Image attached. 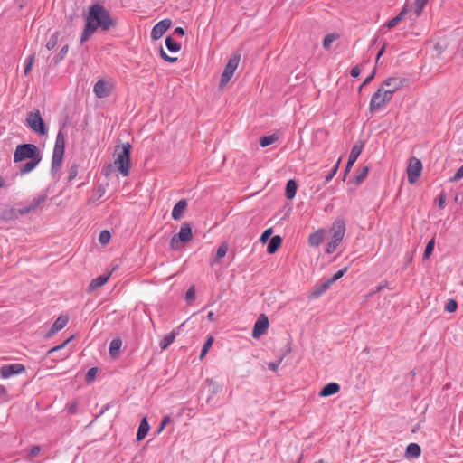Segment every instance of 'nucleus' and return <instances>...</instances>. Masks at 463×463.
<instances>
[{
    "mask_svg": "<svg viewBox=\"0 0 463 463\" xmlns=\"http://www.w3.org/2000/svg\"><path fill=\"white\" fill-rule=\"evenodd\" d=\"M375 71L373 70L366 78L365 80H364V82L360 85L359 87V90H361V89L365 86L366 84H368L369 82H371L374 77H375Z\"/></svg>",
    "mask_w": 463,
    "mask_h": 463,
    "instance_id": "69168bd1",
    "label": "nucleus"
},
{
    "mask_svg": "<svg viewBox=\"0 0 463 463\" xmlns=\"http://www.w3.org/2000/svg\"><path fill=\"white\" fill-rule=\"evenodd\" d=\"M195 294L196 290L194 285L190 286L185 293V300L188 303L193 302L195 299Z\"/></svg>",
    "mask_w": 463,
    "mask_h": 463,
    "instance_id": "c03bdc74",
    "label": "nucleus"
},
{
    "mask_svg": "<svg viewBox=\"0 0 463 463\" xmlns=\"http://www.w3.org/2000/svg\"><path fill=\"white\" fill-rule=\"evenodd\" d=\"M47 200V194H40L38 195L37 197H35L32 202H31V206L33 207V211L35 209H37L41 204H43L45 201Z\"/></svg>",
    "mask_w": 463,
    "mask_h": 463,
    "instance_id": "58836bf2",
    "label": "nucleus"
},
{
    "mask_svg": "<svg viewBox=\"0 0 463 463\" xmlns=\"http://www.w3.org/2000/svg\"><path fill=\"white\" fill-rule=\"evenodd\" d=\"M279 139V137L276 134L268 135L260 137V145L262 147L269 146Z\"/></svg>",
    "mask_w": 463,
    "mask_h": 463,
    "instance_id": "e433bc0d",
    "label": "nucleus"
},
{
    "mask_svg": "<svg viewBox=\"0 0 463 463\" xmlns=\"http://www.w3.org/2000/svg\"><path fill=\"white\" fill-rule=\"evenodd\" d=\"M69 318L66 316H60L52 324L49 331L46 333L45 337L49 338L52 336L54 334L63 329L68 324Z\"/></svg>",
    "mask_w": 463,
    "mask_h": 463,
    "instance_id": "6ab92c4d",
    "label": "nucleus"
},
{
    "mask_svg": "<svg viewBox=\"0 0 463 463\" xmlns=\"http://www.w3.org/2000/svg\"><path fill=\"white\" fill-rule=\"evenodd\" d=\"M331 285L332 283L328 279L320 283H317L312 288L310 297L314 298H319L331 287Z\"/></svg>",
    "mask_w": 463,
    "mask_h": 463,
    "instance_id": "412c9836",
    "label": "nucleus"
},
{
    "mask_svg": "<svg viewBox=\"0 0 463 463\" xmlns=\"http://www.w3.org/2000/svg\"><path fill=\"white\" fill-rule=\"evenodd\" d=\"M175 339V333L172 331L171 333L165 335L163 339L160 341L159 345L162 350H165L168 346L174 343Z\"/></svg>",
    "mask_w": 463,
    "mask_h": 463,
    "instance_id": "2f4dec72",
    "label": "nucleus"
},
{
    "mask_svg": "<svg viewBox=\"0 0 463 463\" xmlns=\"http://www.w3.org/2000/svg\"><path fill=\"white\" fill-rule=\"evenodd\" d=\"M273 233V229L272 228H269V229H266L262 234L260 235V241L262 242V243H266L269 237L271 236V234Z\"/></svg>",
    "mask_w": 463,
    "mask_h": 463,
    "instance_id": "6e6d98bb",
    "label": "nucleus"
},
{
    "mask_svg": "<svg viewBox=\"0 0 463 463\" xmlns=\"http://www.w3.org/2000/svg\"><path fill=\"white\" fill-rule=\"evenodd\" d=\"M298 190V184L294 179H290L287 182L285 194L289 200L296 196Z\"/></svg>",
    "mask_w": 463,
    "mask_h": 463,
    "instance_id": "bb28decb",
    "label": "nucleus"
},
{
    "mask_svg": "<svg viewBox=\"0 0 463 463\" xmlns=\"http://www.w3.org/2000/svg\"><path fill=\"white\" fill-rule=\"evenodd\" d=\"M348 270V267H345L344 269L338 270L332 278L328 279V280L332 283V285L341 279Z\"/></svg>",
    "mask_w": 463,
    "mask_h": 463,
    "instance_id": "3c124183",
    "label": "nucleus"
},
{
    "mask_svg": "<svg viewBox=\"0 0 463 463\" xmlns=\"http://www.w3.org/2000/svg\"><path fill=\"white\" fill-rule=\"evenodd\" d=\"M463 178V165L458 169L453 176L449 178V182L456 183Z\"/></svg>",
    "mask_w": 463,
    "mask_h": 463,
    "instance_id": "13d9d810",
    "label": "nucleus"
},
{
    "mask_svg": "<svg viewBox=\"0 0 463 463\" xmlns=\"http://www.w3.org/2000/svg\"><path fill=\"white\" fill-rule=\"evenodd\" d=\"M421 453V449L417 443H410L407 448L405 454L408 458H419Z\"/></svg>",
    "mask_w": 463,
    "mask_h": 463,
    "instance_id": "c756f323",
    "label": "nucleus"
},
{
    "mask_svg": "<svg viewBox=\"0 0 463 463\" xmlns=\"http://www.w3.org/2000/svg\"><path fill=\"white\" fill-rule=\"evenodd\" d=\"M228 251V246L225 243H222L216 251V256L214 260L211 261V266H213L214 263L219 262L222 258L225 257Z\"/></svg>",
    "mask_w": 463,
    "mask_h": 463,
    "instance_id": "f704fd0d",
    "label": "nucleus"
},
{
    "mask_svg": "<svg viewBox=\"0 0 463 463\" xmlns=\"http://www.w3.org/2000/svg\"><path fill=\"white\" fill-rule=\"evenodd\" d=\"M206 383H209V385H212V393L215 394L219 392L220 386L216 383H213L211 379H207Z\"/></svg>",
    "mask_w": 463,
    "mask_h": 463,
    "instance_id": "774afa93",
    "label": "nucleus"
},
{
    "mask_svg": "<svg viewBox=\"0 0 463 463\" xmlns=\"http://www.w3.org/2000/svg\"><path fill=\"white\" fill-rule=\"evenodd\" d=\"M407 82L405 78L390 77L387 78L380 87L385 88V91H390V98H392L393 93L402 89Z\"/></svg>",
    "mask_w": 463,
    "mask_h": 463,
    "instance_id": "4468645a",
    "label": "nucleus"
},
{
    "mask_svg": "<svg viewBox=\"0 0 463 463\" xmlns=\"http://www.w3.org/2000/svg\"><path fill=\"white\" fill-rule=\"evenodd\" d=\"M457 308H458L457 301L453 298L449 299V301L447 302V304L445 306V310L449 313H453L457 310Z\"/></svg>",
    "mask_w": 463,
    "mask_h": 463,
    "instance_id": "09e8293b",
    "label": "nucleus"
},
{
    "mask_svg": "<svg viewBox=\"0 0 463 463\" xmlns=\"http://www.w3.org/2000/svg\"><path fill=\"white\" fill-rule=\"evenodd\" d=\"M26 372V367L23 364H9L0 367V374L7 379L14 375H18Z\"/></svg>",
    "mask_w": 463,
    "mask_h": 463,
    "instance_id": "2eb2a0df",
    "label": "nucleus"
},
{
    "mask_svg": "<svg viewBox=\"0 0 463 463\" xmlns=\"http://www.w3.org/2000/svg\"><path fill=\"white\" fill-rule=\"evenodd\" d=\"M345 231V221L343 218L335 219L331 228L332 237L326 245V253L331 254L336 250L344 239Z\"/></svg>",
    "mask_w": 463,
    "mask_h": 463,
    "instance_id": "20e7f679",
    "label": "nucleus"
},
{
    "mask_svg": "<svg viewBox=\"0 0 463 463\" xmlns=\"http://www.w3.org/2000/svg\"><path fill=\"white\" fill-rule=\"evenodd\" d=\"M34 59H35V55L34 54H32V55H30L27 58L26 63H25V66H24V74L25 75H28L29 72L31 71L32 67H33V62H34Z\"/></svg>",
    "mask_w": 463,
    "mask_h": 463,
    "instance_id": "603ef678",
    "label": "nucleus"
},
{
    "mask_svg": "<svg viewBox=\"0 0 463 463\" xmlns=\"http://www.w3.org/2000/svg\"><path fill=\"white\" fill-rule=\"evenodd\" d=\"M78 169H79V165L77 164H73L71 165L70 169H69V174H68V182H71L72 180H74L78 175Z\"/></svg>",
    "mask_w": 463,
    "mask_h": 463,
    "instance_id": "49530a36",
    "label": "nucleus"
},
{
    "mask_svg": "<svg viewBox=\"0 0 463 463\" xmlns=\"http://www.w3.org/2000/svg\"><path fill=\"white\" fill-rule=\"evenodd\" d=\"M116 25L117 21L108 9L99 3L92 4L89 6L85 17V26L80 43L82 44L87 42L99 29L108 32Z\"/></svg>",
    "mask_w": 463,
    "mask_h": 463,
    "instance_id": "f257e3e1",
    "label": "nucleus"
},
{
    "mask_svg": "<svg viewBox=\"0 0 463 463\" xmlns=\"http://www.w3.org/2000/svg\"><path fill=\"white\" fill-rule=\"evenodd\" d=\"M240 61L241 53L239 52H236L232 54L227 64L225 65L223 72L221 75V80L219 83L220 88H223L228 84L230 80L232 78L234 71L238 68Z\"/></svg>",
    "mask_w": 463,
    "mask_h": 463,
    "instance_id": "1a4fd4ad",
    "label": "nucleus"
},
{
    "mask_svg": "<svg viewBox=\"0 0 463 463\" xmlns=\"http://www.w3.org/2000/svg\"><path fill=\"white\" fill-rule=\"evenodd\" d=\"M25 121L27 126L36 134L44 136L47 133L46 124L38 109L30 111L27 114Z\"/></svg>",
    "mask_w": 463,
    "mask_h": 463,
    "instance_id": "9d476101",
    "label": "nucleus"
},
{
    "mask_svg": "<svg viewBox=\"0 0 463 463\" xmlns=\"http://www.w3.org/2000/svg\"><path fill=\"white\" fill-rule=\"evenodd\" d=\"M428 0H415L414 2V12L417 15H420L422 12L424 5L427 4Z\"/></svg>",
    "mask_w": 463,
    "mask_h": 463,
    "instance_id": "8fccbe9b",
    "label": "nucleus"
},
{
    "mask_svg": "<svg viewBox=\"0 0 463 463\" xmlns=\"http://www.w3.org/2000/svg\"><path fill=\"white\" fill-rule=\"evenodd\" d=\"M387 287H388V282H387V281H385V282H384V283H383V284L378 285V286L374 288V290H373L372 292H370V293L368 294V297H373L374 294H377V293L381 292L383 288H387Z\"/></svg>",
    "mask_w": 463,
    "mask_h": 463,
    "instance_id": "0e129e2a",
    "label": "nucleus"
},
{
    "mask_svg": "<svg viewBox=\"0 0 463 463\" xmlns=\"http://www.w3.org/2000/svg\"><path fill=\"white\" fill-rule=\"evenodd\" d=\"M59 36H60V32H58V31L55 32L54 33H52V35L50 37L49 41L46 43L45 47L47 48V50L52 51L57 46L58 42H59Z\"/></svg>",
    "mask_w": 463,
    "mask_h": 463,
    "instance_id": "4c0bfd02",
    "label": "nucleus"
},
{
    "mask_svg": "<svg viewBox=\"0 0 463 463\" xmlns=\"http://www.w3.org/2000/svg\"><path fill=\"white\" fill-rule=\"evenodd\" d=\"M110 277V273L100 275L95 279H93L90 283L89 284V291L95 290L103 285L106 284V282L109 280Z\"/></svg>",
    "mask_w": 463,
    "mask_h": 463,
    "instance_id": "b1692460",
    "label": "nucleus"
},
{
    "mask_svg": "<svg viewBox=\"0 0 463 463\" xmlns=\"http://www.w3.org/2000/svg\"><path fill=\"white\" fill-rule=\"evenodd\" d=\"M282 244V238L279 235H275L271 237L269 242L267 246V252L269 254H274L278 251Z\"/></svg>",
    "mask_w": 463,
    "mask_h": 463,
    "instance_id": "a878e982",
    "label": "nucleus"
},
{
    "mask_svg": "<svg viewBox=\"0 0 463 463\" xmlns=\"http://www.w3.org/2000/svg\"><path fill=\"white\" fill-rule=\"evenodd\" d=\"M42 158L41 151L34 144H21L15 148L14 154V162L19 163L26 159Z\"/></svg>",
    "mask_w": 463,
    "mask_h": 463,
    "instance_id": "423d86ee",
    "label": "nucleus"
},
{
    "mask_svg": "<svg viewBox=\"0 0 463 463\" xmlns=\"http://www.w3.org/2000/svg\"><path fill=\"white\" fill-rule=\"evenodd\" d=\"M339 164H340V159H338V161L336 162V164L335 165V166L333 167V169L329 172V174L325 177V184L328 183L329 181H331L333 179V177L335 176V175L336 174L337 170H338V167H339Z\"/></svg>",
    "mask_w": 463,
    "mask_h": 463,
    "instance_id": "5fc2aeb1",
    "label": "nucleus"
},
{
    "mask_svg": "<svg viewBox=\"0 0 463 463\" xmlns=\"http://www.w3.org/2000/svg\"><path fill=\"white\" fill-rule=\"evenodd\" d=\"M325 230L320 229L311 233L308 238V243L312 247L319 246L324 241Z\"/></svg>",
    "mask_w": 463,
    "mask_h": 463,
    "instance_id": "5701e85b",
    "label": "nucleus"
},
{
    "mask_svg": "<svg viewBox=\"0 0 463 463\" xmlns=\"http://www.w3.org/2000/svg\"><path fill=\"white\" fill-rule=\"evenodd\" d=\"M98 371H99L98 367L90 368L85 375V382L87 383H92L96 378Z\"/></svg>",
    "mask_w": 463,
    "mask_h": 463,
    "instance_id": "a19ab883",
    "label": "nucleus"
},
{
    "mask_svg": "<svg viewBox=\"0 0 463 463\" xmlns=\"http://www.w3.org/2000/svg\"><path fill=\"white\" fill-rule=\"evenodd\" d=\"M172 24L171 19L165 18L154 25L151 31V38L153 40L160 39Z\"/></svg>",
    "mask_w": 463,
    "mask_h": 463,
    "instance_id": "f3484780",
    "label": "nucleus"
},
{
    "mask_svg": "<svg viewBox=\"0 0 463 463\" xmlns=\"http://www.w3.org/2000/svg\"><path fill=\"white\" fill-rule=\"evenodd\" d=\"M339 391L340 385L337 383H329L320 390L319 396L328 397L337 393Z\"/></svg>",
    "mask_w": 463,
    "mask_h": 463,
    "instance_id": "4be33fe9",
    "label": "nucleus"
},
{
    "mask_svg": "<svg viewBox=\"0 0 463 463\" xmlns=\"http://www.w3.org/2000/svg\"><path fill=\"white\" fill-rule=\"evenodd\" d=\"M68 51H69L68 44H65L64 46H62V48L60 50L59 53L54 57L55 64L59 63L66 57Z\"/></svg>",
    "mask_w": 463,
    "mask_h": 463,
    "instance_id": "79ce46f5",
    "label": "nucleus"
},
{
    "mask_svg": "<svg viewBox=\"0 0 463 463\" xmlns=\"http://www.w3.org/2000/svg\"><path fill=\"white\" fill-rule=\"evenodd\" d=\"M188 206L187 201L185 199L179 200L174 206L172 210V218L175 221H178L183 218L184 212L186 211Z\"/></svg>",
    "mask_w": 463,
    "mask_h": 463,
    "instance_id": "aec40b11",
    "label": "nucleus"
},
{
    "mask_svg": "<svg viewBox=\"0 0 463 463\" xmlns=\"http://www.w3.org/2000/svg\"><path fill=\"white\" fill-rule=\"evenodd\" d=\"M160 56L164 61H165L169 63H174V62L177 61L176 57H171V56L167 55L162 47L160 48Z\"/></svg>",
    "mask_w": 463,
    "mask_h": 463,
    "instance_id": "4d7b16f0",
    "label": "nucleus"
},
{
    "mask_svg": "<svg viewBox=\"0 0 463 463\" xmlns=\"http://www.w3.org/2000/svg\"><path fill=\"white\" fill-rule=\"evenodd\" d=\"M213 337L211 335L207 338V340L205 341V343L203 344V345L202 347L201 354H200V359H202L203 356L206 355L209 349L213 345Z\"/></svg>",
    "mask_w": 463,
    "mask_h": 463,
    "instance_id": "ea45409f",
    "label": "nucleus"
},
{
    "mask_svg": "<svg viewBox=\"0 0 463 463\" xmlns=\"http://www.w3.org/2000/svg\"><path fill=\"white\" fill-rule=\"evenodd\" d=\"M114 164L123 176L129 175L131 167V145L129 143L123 144L121 151L118 153Z\"/></svg>",
    "mask_w": 463,
    "mask_h": 463,
    "instance_id": "0eeeda50",
    "label": "nucleus"
},
{
    "mask_svg": "<svg viewBox=\"0 0 463 463\" xmlns=\"http://www.w3.org/2000/svg\"><path fill=\"white\" fill-rule=\"evenodd\" d=\"M345 231V221L343 218L335 219L331 228L332 237L326 245V253L331 254L336 250L344 239Z\"/></svg>",
    "mask_w": 463,
    "mask_h": 463,
    "instance_id": "39448f33",
    "label": "nucleus"
},
{
    "mask_svg": "<svg viewBox=\"0 0 463 463\" xmlns=\"http://www.w3.org/2000/svg\"><path fill=\"white\" fill-rule=\"evenodd\" d=\"M170 421L171 417L169 415L165 416L160 422L157 432H161Z\"/></svg>",
    "mask_w": 463,
    "mask_h": 463,
    "instance_id": "e2e57ef3",
    "label": "nucleus"
},
{
    "mask_svg": "<svg viewBox=\"0 0 463 463\" xmlns=\"http://www.w3.org/2000/svg\"><path fill=\"white\" fill-rule=\"evenodd\" d=\"M447 196L444 192H441L439 196L437 197L438 201V207L439 209H443L445 207Z\"/></svg>",
    "mask_w": 463,
    "mask_h": 463,
    "instance_id": "052dcab7",
    "label": "nucleus"
},
{
    "mask_svg": "<svg viewBox=\"0 0 463 463\" xmlns=\"http://www.w3.org/2000/svg\"><path fill=\"white\" fill-rule=\"evenodd\" d=\"M269 319H268L267 316H265L264 314H261L258 317L257 321L254 324L252 333H251L252 337L257 339L260 336H261L263 334H265L269 328Z\"/></svg>",
    "mask_w": 463,
    "mask_h": 463,
    "instance_id": "dca6fc26",
    "label": "nucleus"
},
{
    "mask_svg": "<svg viewBox=\"0 0 463 463\" xmlns=\"http://www.w3.org/2000/svg\"><path fill=\"white\" fill-rule=\"evenodd\" d=\"M149 430H150V426L147 421V419H146V417H144L141 420L140 424L137 429V440L141 441L142 439H144L145 437L146 436V434L148 433Z\"/></svg>",
    "mask_w": 463,
    "mask_h": 463,
    "instance_id": "393cba45",
    "label": "nucleus"
},
{
    "mask_svg": "<svg viewBox=\"0 0 463 463\" xmlns=\"http://www.w3.org/2000/svg\"><path fill=\"white\" fill-rule=\"evenodd\" d=\"M390 91H385V88L379 87L376 92H374L371 98L369 109L372 113L378 109L385 107V105L391 100Z\"/></svg>",
    "mask_w": 463,
    "mask_h": 463,
    "instance_id": "9b49d317",
    "label": "nucleus"
},
{
    "mask_svg": "<svg viewBox=\"0 0 463 463\" xmlns=\"http://www.w3.org/2000/svg\"><path fill=\"white\" fill-rule=\"evenodd\" d=\"M364 147V142L362 141V140H358L352 147L351 149V152L349 154V157H348V161L346 163V165H345V172H344V175H343V180L345 181L348 173L350 172V170L352 169L354 164L355 163V161L357 160V158L359 157V156L361 155L363 149Z\"/></svg>",
    "mask_w": 463,
    "mask_h": 463,
    "instance_id": "ddd939ff",
    "label": "nucleus"
},
{
    "mask_svg": "<svg viewBox=\"0 0 463 463\" xmlns=\"http://www.w3.org/2000/svg\"><path fill=\"white\" fill-rule=\"evenodd\" d=\"M165 46L171 52H177L181 49V44L171 36L165 38Z\"/></svg>",
    "mask_w": 463,
    "mask_h": 463,
    "instance_id": "473e14b6",
    "label": "nucleus"
},
{
    "mask_svg": "<svg viewBox=\"0 0 463 463\" xmlns=\"http://www.w3.org/2000/svg\"><path fill=\"white\" fill-rule=\"evenodd\" d=\"M110 238V232L107 230H104L99 233V241L102 245H105L109 241Z\"/></svg>",
    "mask_w": 463,
    "mask_h": 463,
    "instance_id": "de8ad7c7",
    "label": "nucleus"
},
{
    "mask_svg": "<svg viewBox=\"0 0 463 463\" xmlns=\"http://www.w3.org/2000/svg\"><path fill=\"white\" fill-rule=\"evenodd\" d=\"M122 346V340L120 338L113 339L109 344V354L112 358H117L119 355V350Z\"/></svg>",
    "mask_w": 463,
    "mask_h": 463,
    "instance_id": "c85d7f7f",
    "label": "nucleus"
},
{
    "mask_svg": "<svg viewBox=\"0 0 463 463\" xmlns=\"http://www.w3.org/2000/svg\"><path fill=\"white\" fill-rule=\"evenodd\" d=\"M284 356L279 357L277 361L271 362L269 364V368L274 372L277 371L278 367L281 364Z\"/></svg>",
    "mask_w": 463,
    "mask_h": 463,
    "instance_id": "338daca9",
    "label": "nucleus"
},
{
    "mask_svg": "<svg viewBox=\"0 0 463 463\" xmlns=\"http://www.w3.org/2000/svg\"><path fill=\"white\" fill-rule=\"evenodd\" d=\"M94 93L98 98H107L111 93V89L107 81L99 80L94 85Z\"/></svg>",
    "mask_w": 463,
    "mask_h": 463,
    "instance_id": "a211bd4d",
    "label": "nucleus"
},
{
    "mask_svg": "<svg viewBox=\"0 0 463 463\" xmlns=\"http://www.w3.org/2000/svg\"><path fill=\"white\" fill-rule=\"evenodd\" d=\"M340 38V35L336 33H327L322 42V45L324 49L329 50L331 48V44L334 41Z\"/></svg>",
    "mask_w": 463,
    "mask_h": 463,
    "instance_id": "72a5a7b5",
    "label": "nucleus"
},
{
    "mask_svg": "<svg viewBox=\"0 0 463 463\" xmlns=\"http://www.w3.org/2000/svg\"><path fill=\"white\" fill-rule=\"evenodd\" d=\"M422 172V163L417 157H411L408 162L407 166V176L408 182L412 184H414L418 178L420 176Z\"/></svg>",
    "mask_w": 463,
    "mask_h": 463,
    "instance_id": "f8f14e48",
    "label": "nucleus"
},
{
    "mask_svg": "<svg viewBox=\"0 0 463 463\" xmlns=\"http://www.w3.org/2000/svg\"><path fill=\"white\" fill-rule=\"evenodd\" d=\"M368 173H369V166L367 165H364L361 168L360 172L358 173V175H356L354 179H353V183L354 184H361L362 182H364V180L367 177L368 175Z\"/></svg>",
    "mask_w": 463,
    "mask_h": 463,
    "instance_id": "c9c22d12",
    "label": "nucleus"
},
{
    "mask_svg": "<svg viewBox=\"0 0 463 463\" xmlns=\"http://www.w3.org/2000/svg\"><path fill=\"white\" fill-rule=\"evenodd\" d=\"M72 338H73V336H71V337H69L68 339H66L63 343H61V345H56V346H54V347L51 348V349L48 351V353H47V354H52V353L59 352V350H61V349L64 348V347L68 345V343H70V342H71V340Z\"/></svg>",
    "mask_w": 463,
    "mask_h": 463,
    "instance_id": "864d4df0",
    "label": "nucleus"
},
{
    "mask_svg": "<svg viewBox=\"0 0 463 463\" xmlns=\"http://www.w3.org/2000/svg\"><path fill=\"white\" fill-rule=\"evenodd\" d=\"M41 160L42 158L32 159L26 162L25 164L22 165L19 170L20 174L25 175L32 172L38 165Z\"/></svg>",
    "mask_w": 463,
    "mask_h": 463,
    "instance_id": "cd10ccee",
    "label": "nucleus"
},
{
    "mask_svg": "<svg viewBox=\"0 0 463 463\" xmlns=\"http://www.w3.org/2000/svg\"><path fill=\"white\" fill-rule=\"evenodd\" d=\"M193 239V231L191 222L182 223L179 232L174 234L170 240L171 250H178L181 243H186Z\"/></svg>",
    "mask_w": 463,
    "mask_h": 463,
    "instance_id": "6e6552de",
    "label": "nucleus"
},
{
    "mask_svg": "<svg viewBox=\"0 0 463 463\" xmlns=\"http://www.w3.org/2000/svg\"><path fill=\"white\" fill-rule=\"evenodd\" d=\"M40 451H41V447L39 445H34V446L31 447L27 455L29 458H33L37 457L39 455Z\"/></svg>",
    "mask_w": 463,
    "mask_h": 463,
    "instance_id": "bf43d9fd",
    "label": "nucleus"
},
{
    "mask_svg": "<svg viewBox=\"0 0 463 463\" xmlns=\"http://www.w3.org/2000/svg\"><path fill=\"white\" fill-rule=\"evenodd\" d=\"M406 14L407 10L406 7H404L396 16L392 17L387 22V28L392 29L395 27L404 18Z\"/></svg>",
    "mask_w": 463,
    "mask_h": 463,
    "instance_id": "7c9ffc66",
    "label": "nucleus"
},
{
    "mask_svg": "<svg viewBox=\"0 0 463 463\" xmlns=\"http://www.w3.org/2000/svg\"><path fill=\"white\" fill-rule=\"evenodd\" d=\"M434 239H431L426 245L425 247V250H424V253H423V258L424 259H429L430 256L431 255L433 250H434Z\"/></svg>",
    "mask_w": 463,
    "mask_h": 463,
    "instance_id": "a18cd8bd",
    "label": "nucleus"
},
{
    "mask_svg": "<svg viewBox=\"0 0 463 463\" xmlns=\"http://www.w3.org/2000/svg\"><path fill=\"white\" fill-rule=\"evenodd\" d=\"M363 71V67L361 64H358L356 66H354V68L351 69L350 71V75L353 77V78H356L360 75V73L362 72Z\"/></svg>",
    "mask_w": 463,
    "mask_h": 463,
    "instance_id": "680f3d73",
    "label": "nucleus"
},
{
    "mask_svg": "<svg viewBox=\"0 0 463 463\" xmlns=\"http://www.w3.org/2000/svg\"><path fill=\"white\" fill-rule=\"evenodd\" d=\"M16 217H17L16 211L13 208L4 211L1 214V218L3 220H12Z\"/></svg>",
    "mask_w": 463,
    "mask_h": 463,
    "instance_id": "37998d69",
    "label": "nucleus"
},
{
    "mask_svg": "<svg viewBox=\"0 0 463 463\" xmlns=\"http://www.w3.org/2000/svg\"><path fill=\"white\" fill-rule=\"evenodd\" d=\"M345 231V221L343 218L335 219L331 228L332 237L326 245V253L331 254L336 250L344 239Z\"/></svg>",
    "mask_w": 463,
    "mask_h": 463,
    "instance_id": "7ed1b4c3",
    "label": "nucleus"
},
{
    "mask_svg": "<svg viewBox=\"0 0 463 463\" xmlns=\"http://www.w3.org/2000/svg\"><path fill=\"white\" fill-rule=\"evenodd\" d=\"M66 138L65 133L60 129L56 136L54 148L52 156L51 171L56 172L61 168L65 153Z\"/></svg>",
    "mask_w": 463,
    "mask_h": 463,
    "instance_id": "f03ea898",
    "label": "nucleus"
}]
</instances>
